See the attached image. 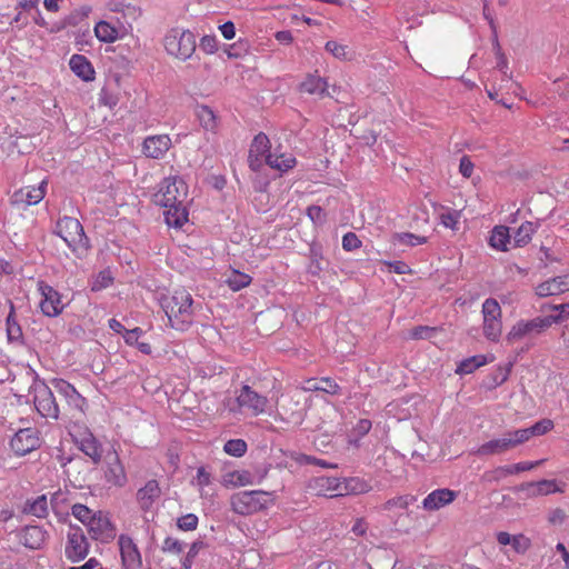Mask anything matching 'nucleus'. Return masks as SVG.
Masks as SVG:
<instances>
[{"mask_svg": "<svg viewBox=\"0 0 569 569\" xmlns=\"http://www.w3.org/2000/svg\"><path fill=\"white\" fill-rule=\"evenodd\" d=\"M187 197L188 187L180 177H167L160 182L153 202L164 208V220L169 227L180 228L188 221Z\"/></svg>", "mask_w": 569, "mask_h": 569, "instance_id": "f257e3e1", "label": "nucleus"}, {"mask_svg": "<svg viewBox=\"0 0 569 569\" xmlns=\"http://www.w3.org/2000/svg\"><path fill=\"white\" fill-rule=\"evenodd\" d=\"M160 305L173 329L184 331L192 325L196 306L191 293L186 289H176L162 297Z\"/></svg>", "mask_w": 569, "mask_h": 569, "instance_id": "f03ea898", "label": "nucleus"}, {"mask_svg": "<svg viewBox=\"0 0 569 569\" xmlns=\"http://www.w3.org/2000/svg\"><path fill=\"white\" fill-rule=\"evenodd\" d=\"M223 407L232 415H248L258 417L269 412V399L253 390L248 385H242L234 390L233 396L223 400Z\"/></svg>", "mask_w": 569, "mask_h": 569, "instance_id": "7ed1b4c3", "label": "nucleus"}, {"mask_svg": "<svg viewBox=\"0 0 569 569\" xmlns=\"http://www.w3.org/2000/svg\"><path fill=\"white\" fill-rule=\"evenodd\" d=\"M273 503V493L264 490L240 491L230 498L232 511L241 516L257 513L268 509Z\"/></svg>", "mask_w": 569, "mask_h": 569, "instance_id": "20e7f679", "label": "nucleus"}, {"mask_svg": "<svg viewBox=\"0 0 569 569\" xmlns=\"http://www.w3.org/2000/svg\"><path fill=\"white\" fill-rule=\"evenodd\" d=\"M56 233L63 239L68 247L82 257L89 249V239L78 219L63 217L57 221Z\"/></svg>", "mask_w": 569, "mask_h": 569, "instance_id": "39448f33", "label": "nucleus"}, {"mask_svg": "<svg viewBox=\"0 0 569 569\" xmlns=\"http://www.w3.org/2000/svg\"><path fill=\"white\" fill-rule=\"evenodd\" d=\"M482 328L485 337L493 342L499 341L502 333L501 308L496 299H486L482 303Z\"/></svg>", "mask_w": 569, "mask_h": 569, "instance_id": "423d86ee", "label": "nucleus"}, {"mask_svg": "<svg viewBox=\"0 0 569 569\" xmlns=\"http://www.w3.org/2000/svg\"><path fill=\"white\" fill-rule=\"evenodd\" d=\"M567 485L556 479H541L538 481H529L519 485L515 491L522 492L526 498L532 499L553 493H563Z\"/></svg>", "mask_w": 569, "mask_h": 569, "instance_id": "0eeeda50", "label": "nucleus"}, {"mask_svg": "<svg viewBox=\"0 0 569 569\" xmlns=\"http://www.w3.org/2000/svg\"><path fill=\"white\" fill-rule=\"evenodd\" d=\"M38 291L41 296L39 307L44 316L54 318L62 313L66 303L58 290L43 281H39Z\"/></svg>", "mask_w": 569, "mask_h": 569, "instance_id": "6e6552de", "label": "nucleus"}, {"mask_svg": "<svg viewBox=\"0 0 569 569\" xmlns=\"http://www.w3.org/2000/svg\"><path fill=\"white\" fill-rule=\"evenodd\" d=\"M89 553V542L79 527H70L67 533L64 555L71 562L83 560Z\"/></svg>", "mask_w": 569, "mask_h": 569, "instance_id": "1a4fd4ad", "label": "nucleus"}, {"mask_svg": "<svg viewBox=\"0 0 569 569\" xmlns=\"http://www.w3.org/2000/svg\"><path fill=\"white\" fill-rule=\"evenodd\" d=\"M90 537L102 543H108L114 539L117 529L111 522L108 513L103 511H97L90 525L87 528Z\"/></svg>", "mask_w": 569, "mask_h": 569, "instance_id": "9d476101", "label": "nucleus"}, {"mask_svg": "<svg viewBox=\"0 0 569 569\" xmlns=\"http://www.w3.org/2000/svg\"><path fill=\"white\" fill-rule=\"evenodd\" d=\"M47 180L43 179L38 186H28L13 192L11 203L14 206H33L39 203L47 192Z\"/></svg>", "mask_w": 569, "mask_h": 569, "instance_id": "9b49d317", "label": "nucleus"}, {"mask_svg": "<svg viewBox=\"0 0 569 569\" xmlns=\"http://www.w3.org/2000/svg\"><path fill=\"white\" fill-rule=\"evenodd\" d=\"M34 407L44 418H58L59 408L51 389L48 386L37 387L34 390Z\"/></svg>", "mask_w": 569, "mask_h": 569, "instance_id": "f8f14e48", "label": "nucleus"}, {"mask_svg": "<svg viewBox=\"0 0 569 569\" xmlns=\"http://www.w3.org/2000/svg\"><path fill=\"white\" fill-rule=\"evenodd\" d=\"M51 386L62 398H64L69 407L82 413L86 411V398H83L71 383L63 379L54 378L51 380Z\"/></svg>", "mask_w": 569, "mask_h": 569, "instance_id": "ddd939ff", "label": "nucleus"}, {"mask_svg": "<svg viewBox=\"0 0 569 569\" xmlns=\"http://www.w3.org/2000/svg\"><path fill=\"white\" fill-rule=\"evenodd\" d=\"M171 146L169 134L148 136L142 142V153L150 159H162Z\"/></svg>", "mask_w": 569, "mask_h": 569, "instance_id": "4468645a", "label": "nucleus"}, {"mask_svg": "<svg viewBox=\"0 0 569 569\" xmlns=\"http://www.w3.org/2000/svg\"><path fill=\"white\" fill-rule=\"evenodd\" d=\"M39 445L40 439L37 431L32 428L20 429L11 439V448L19 456L29 453L38 448Z\"/></svg>", "mask_w": 569, "mask_h": 569, "instance_id": "2eb2a0df", "label": "nucleus"}, {"mask_svg": "<svg viewBox=\"0 0 569 569\" xmlns=\"http://www.w3.org/2000/svg\"><path fill=\"white\" fill-rule=\"evenodd\" d=\"M270 149L269 138L264 133L257 134L250 146L249 150V167L253 171H258L261 169L263 161L266 162V158L268 156Z\"/></svg>", "mask_w": 569, "mask_h": 569, "instance_id": "dca6fc26", "label": "nucleus"}, {"mask_svg": "<svg viewBox=\"0 0 569 569\" xmlns=\"http://www.w3.org/2000/svg\"><path fill=\"white\" fill-rule=\"evenodd\" d=\"M121 560L124 569H139L141 567V555L132 538L121 535L118 540Z\"/></svg>", "mask_w": 569, "mask_h": 569, "instance_id": "f3484780", "label": "nucleus"}, {"mask_svg": "<svg viewBox=\"0 0 569 569\" xmlns=\"http://www.w3.org/2000/svg\"><path fill=\"white\" fill-rule=\"evenodd\" d=\"M166 51L180 60L189 59L196 51L194 38H164Z\"/></svg>", "mask_w": 569, "mask_h": 569, "instance_id": "a211bd4d", "label": "nucleus"}, {"mask_svg": "<svg viewBox=\"0 0 569 569\" xmlns=\"http://www.w3.org/2000/svg\"><path fill=\"white\" fill-rule=\"evenodd\" d=\"M106 480L116 487H123L127 483V475L123 465L116 451L106 456Z\"/></svg>", "mask_w": 569, "mask_h": 569, "instance_id": "6ab92c4d", "label": "nucleus"}, {"mask_svg": "<svg viewBox=\"0 0 569 569\" xmlns=\"http://www.w3.org/2000/svg\"><path fill=\"white\" fill-rule=\"evenodd\" d=\"M267 475V470L259 477V479H254L248 470H232L227 471L221 476V485L226 488H237V487H246L260 483Z\"/></svg>", "mask_w": 569, "mask_h": 569, "instance_id": "aec40b11", "label": "nucleus"}, {"mask_svg": "<svg viewBox=\"0 0 569 569\" xmlns=\"http://www.w3.org/2000/svg\"><path fill=\"white\" fill-rule=\"evenodd\" d=\"M341 479L336 477L319 476L309 481V489L318 496L340 497Z\"/></svg>", "mask_w": 569, "mask_h": 569, "instance_id": "412c9836", "label": "nucleus"}, {"mask_svg": "<svg viewBox=\"0 0 569 569\" xmlns=\"http://www.w3.org/2000/svg\"><path fill=\"white\" fill-rule=\"evenodd\" d=\"M458 492L442 488L431 491L422 501V508L428 511H436L443 508L457 498Z\"/></svg>", "mask_w": 569, "mask_h": 569, "instance_id": "4be33fe9", "label": "nucleus"}, {"mask_svg": "<svg viewBox=\"0 0 569 569\" xmlns=\"http://www.w3.org/2000/svg\"><path fill=\"white\" fill-rule=\"evenodd\" d=\"M76 442L84 455L90 457L94 462L101 458V446L93 435L86 429L82 433L74 436Z\"/></svg>", "mask_w": 569, "mask_h": 569, "instance_id": "5701e85b", "label": "nucleus"}, {"mask_svg": "<svg viewBox=\"0 0 569 569\" xmlns=\"http://www.w3.org/2000/svg\"><path fill=\"white\" fill-rule=\"evenodd\" d=\"M569 290V274L546 280L536 288L540 297L556 296Z\"/></svg>", "mask_w": 569, "mask_h": 569, "instance_id": "b1692460", "label": "nucleus"}, {"mask_svg": "<svg viewBox=\"0 0 569 569\" xmlns=\"http://www.w3.org/2000/svg\"><path fill=\"white\" fill-rule=\"evenodd\" d=\"M545 460L522 461L513 465L501 466L491 472L490 479L501 480L508 476L532 470L540 466Z\"/></svg>", "mask_w": 569, "mask_h": 569, "instance_id": "393cba45", "label": "nucleus"}, {"mask_svg": "<svg viewBox=\"0 0 569 569\" xmlns=\"http://www.w3.org/2000/svg\"><path fill=\"white\" fill-rule=\"evenodd\" d=\"M47 540V531L39 526H28L21 533V542L30 549H40Z\"/></svg>", "mask_w": 569, "mask_h": 569, "instance_id": "a878e982", "label": "nucleus"}, {"mask_svg": "<svg viewBox=\"0 0 569 569\" xmlns=\"http://www.w3.org/2000/svg\"><path fill=\"white\" fill-rule=\"evenodd\" d=\"M497 541L501 546L510 545L517 553H525L531 545L530 539L525 535H510L506 531L497 533Z\"/></svg>", "mask_w": 569, "mask_h": 569, "instance_id": "bb28decb", "label": "nucleus"}, {"mask_svg": "<svg viewBox=\"0 0 569 569\" xmlns=\"http://www.w3.org/2000/svg\"><path fill=\"white\" fill-rule=\"evenodd\" d=\"M347 38H333L326 43V50L337 59L350 60L355 50L347 43Z\"/></svg>", "mask_w": 569, "mask_h": 569, "instance_id": "cd10ccee", "label": "nucleus"}, {"mask_svg": "<svg viewBox=\"0 0 569 569\" xmlns=\"http://www.w3.org/2000/svg\"><path fill=\"white\" fill-rule=\"evenodd\" d=\"M160 496V488L156 480H149L137 492V499L143 510H148Z\"/></svg>", "mask_w": 569, "mask_h": 569, "instance_id": "c85d7f7f", "label": "nucleus"}, {"mask_svg": "<svg viewBox=\"0 0 569 569\" xmlns=\"http://www.w3.org/2000/svg\"><path fill=\"white\" fill-rule=\"evenodd\" d=\"M69 66L72 72L83 81H92L94 79V70L86 57L73 54Z\"/></svg>", "mask_w": 569, "mask_h": 569, "instance_id": "c756f323", "label": "nucleus"}, {"mask_svg": "<svg viewBox=\"0 0 569 569\" xmlns=\"http://www.w3.org/2000/svg\"><path fill=\"white\" fill-rule=\"evenodd\" d=\"M495 360L492 355H477L460 361L456 369L457 375H470L478 368L486 366Z\"/></svg>", "mask_w": 569, "mask_h": 569, "instance_id": "7c9ffc66", "label": "nucleus"}, {"mask_svg": "<svg viewBox=\"0 0 569 569\" xmlns=\"http://www.w3.org/2000/svg\"><path fill=\"white\" fill-rule=\"evenodd\" d=\"M511 241L509 228L506 226H496L489 237V246L498 251H507Z\"/></svg>", "mask_w": 569, "mask_h": 569, "instance_id": "2f4dec72", "label": "nucleus"}, {"mask_svg": "<svg viewBox=\"0 0 569 569\" xmlns=\"http://www.w3.org/2000/svg\"><path fill=\"white\" fill-rule=\"evenodd\" d=\"M266 163L280 172H287L292 169L297 161L296 158L291 153H268L266 158Z\"/></svg>", "mask_w": 569, "mask_h": 569, "instance_id": "473e14b6", "label": "nucleus"}, {"mask_svg": "<svg viewBox=\"0 0 569 569\" xmlns=\"http://www.w3.org/2000/svg\"><path fill=\"white\" fill-rule=\"evenodd\" d=\"M415 500V497L410 495L395 497L392 499H389L382 506V509L385 511L390 512L391 517H400Z\"/></svg>", "mask_w": 569, "mask_h": 569, "instance_id": "72a5a7b5", "label": "nucleus"}, {"mask_svg": "<svg viewBox=\"0 0 569 569\" xmlns=\"http://www.w3.org/2000/svg\"><path fill=\"white\" fill-rule=\"evenodd\" d=\"M511 449L510 439L507 438L506 433L498 439H492L490 441L485 442L478 448V453L480 456H490V455H499Z\"/></svg>", "mask_w": 569, "mask_h": 569, "instance_id": "f704fd0d", "label": "nucleus"}, {"mask_svg": "<svg viewBox=\"0 0 569 569\" xmlns=\"http://www.w3.org/2000/svg\"><path fill=\"white\" fill-rule=\"evenodd\" d=\"M371 489L369 482L360 478L341 479L340 496L361 495Z\"/></svg>", "mask_w": 569, "mask_h": 569, "instance_id": "c9c22d12", "label": "nucleus"}, {"mask_svg": "<svg viewBox=\"0 0 569 569\" xmlns=\"http://www.w3.org/2000/svg\"><path fill=\"white\" fill-rule=\"evenodd\" d=\"M327 82L318 76H308L300 84V90L309 94L322 96L327 91Z\"/></svg>", "mask_w": 569, "mask_h": 569, "instance_id": "e433bc0d", "label": "nucleus"}, {"mask_svg": "<svg viewBox=\"0 0 569 569\" xmlns=\"http://www.w3.org/2000/svg\"><path fill=\"white\" fill-rule=\"evenodd\" d=\"M7 337L10 342H20L22 340V329L14 317V307L10 303V312L6 320Z\"/></svg>", "mask_w": 569, "mask_h": 569, "instance_id": "4c0bfd02", "label": "nucleus"}, {"mask_svg": "<svg viewBox=\"0 0 569 569\" xmlns=\"http://www.w3.org/2000/svg\"><path fill=\"white\" fill-rule=\"evenodd\" d=\"M536 227L532 222H523L513 234L515 247H523L530 242Z\"/></svg>", "mask_w": 569, "mask_h": 569, "instance_id": "58836bf2", "label": "nucleus"}, {"mask_svg": "<svg viewBox=\"0 0 569 569\" xmlns=\"http://www.w3.org/2000/svg\"><path fill=\"white\" fill-rule=\"evenodd\" d=\"M530 336L526 320L517 321L506 335V342L513 345Z\"/></svg>", "mask_w": 569, "mask_h": 569, "instance_id": "ea45409f", "label": "nucleus"}, {"mask_svg": "<svg viewBox=\"0 0 569 569\" xmlns=\"http://www.w3.org/2000/svg\"><path fill=\"white\" fill-rule=\"evenodd\" d=\"M197 117L206 130L213 131L217 128V117L209 107L199 106L197 108Z\"/></svg>", "mask_w": 569, "mask_h": 569, "instance_id": "a19ab883", "label": "nucleus"}, {"mask_svg": "<svg viewBox=\"0 0 569 569\" xmlns=\"http://www.w3.org/2000/svg\"><path fill=\"white\" fill-rule=\"evenodd\" d=\"M227 284L233 291H239L248 287L251 282V277L247 273L232 270L226 279Z\"/></svg>", "mask_w": 569, "mask_h": 569, "instance_id": "79ce46f5", "label": "nucleus"}, {"mask_svg": "<svg viewBox=\"0 0 569 569\" xmlns=\"http://www.w3.org/2000/svg\"><path fill=\"white\" fill-rule=\"evenodd\" d=\"M71 513L83 526H86V528H88V526L91 522V519H93V517L96 516L97 511H93V510L89 509L87 506H84L82 503H76L71 508Z\"/></svg>", "mask_w": 569, "mask_h": 569, "instance_id": "37998d69", "label": "nucleus"}, {"mask_svg": "<svg viewBox=\"0 0 569 569\" xmlns=\"http://www.w3.org/2000/svg\"><path fill=\"white\" fill-rule=\"evenodd\" d=\"M393 241L402 246L416 247L426 243L427 238L410 232H400L393 234Z\"/></svg>", "mask_w": 569, "mask_h": 569, "instance_id": "c03bdc74", "label": "nucleus"}, {"mask_svg": "<svg viewBox=\"0 0 569 569\" xmlns=\"http://www.w3.org/2000/svg\"><path fill=\"white\" fill-rule=\"evenodd\" d=\"M113 277L110 270H102L90 282L92 291L103 290L112 284Z\"/></svg>", "mask_w": 569, "mask_h": 569, "instance_id": "a18cd8bd", "label": "nucleus"}, {"mask_svg": "<svg viewBox=\"0 0 569 569\" xmlns=\"http://www.w3.org/2000/svg\"><path fill=\"white\" fill-rule=\"evenodd\" d=\"M557 318H547L546 317H537L531 320H526V325L528 327V330L531 333H539L549 328L553 325L555 321H557Z\"/></svg>", "mask_w": 569, "mask_h": 569, "instance_id": "49530a36", "label": "nucleus"}, {"mask_svg": "<svg viewBox=\"0 0 569 569\" xmlns=\"http://www.w3.org/2000/svg\"><path fill=\"white\" fill-rule=\"evenodd\" d=\"M27 511L38 518H43L48 513V500L44 495L37 497L29 502Z\"/></svg>", "mask_w": 569, "mask_h": 569, "instance_id": "de8ad7c7", "label": "nucleus"}, {"mask_svg": "<svg viewBox=\"0 0 569 569\" xmlns=\"http://www.w3.org/2000/svg\"><path fill=\"white\" fill-rule=\"evenodd\" d=\"M223 450L229 456L242 457L247 451V443L242 439H231L224 443Z\"/></svg>", "mask_w": 569, "mask_h": 569, "instance_id": "09e8293b", "label": "nucleus"}, {"mask_svg": "<svg viewBox=\"0 0 569 569\" xmlns=\"http://www.w3.org/2000/svg\"><path fill=\"white\" fill-rule=\"evenodd\" d=\"M193 485L198 488L201 497L207 496L206 487L211 485V476L203 467L198 468Z\"/></svg>", "mask_w": 569, "mask_h": 569, "instance_id": "8fccbe9b", "label": "nucleus"}, {"mask_svg": "<svg viewBox=\"0 0 569 569\" xmlns=\"http://www.w3.org/2000/svg\"><path fill=\"white\" fill-rule=\"evenodd\" d=\"M553 428V422L550 419H542L536 422L533 426L527 428L530 439L532 437H538L546 435Z\"/></svg>", "mask_w": 569, "mask_h": 569, "instance_id": "3c124183", "label": "nucleus"}, {"mask_svg": "<svg viewBox=\"0 0 569 569\" xmlns=\"http://www.w3.org/2000/svg\"><path fill=\"white\" fill-rule=\"evenodd\" d=\"M506 436H507V438L510 439L511 448L520 446L530 440L527 428L508 431V432H506Z\"/></svg>", "mask_w": 569, "mask_h": 569, "instance_id": "603ef678", "label": "nucleus"}, {"mask_svg": "<svg viewBox=\"0 0 569 569\" xmlns=\"http://www.w3.org/2000/svg\"><path fill=\"white\" fill-rule=\"evenodd\" d=\"M92 8L88 4L81 6L80 8L72 11L67 18L66 21L69 24H77L81 20L88 18V16L91 13Z\"/></svg>", "mask_w": 569, "mask_h": 569, "instance_id": "864d4df0", "label": "nucleus"}, {"mask_svg": "<svg viewBox=\"0 0 569 569\" xmlns=\"http://www.w3.org/2000/svg\"><path fill=\"white\" fill-rule=\"evenodd\" d=\"M459 217L458 211L448 209L440 213V222L446 228L456 229Z\"/></svg>", "mask_w": 569, "mask_h": 569, "instance_id": "5fc2aeb1", "label": "nucleus"}, {"mask_svg": "<svg viewBox=\"0 0 569 569\" xmlns=\"http://www.w3.org/2000/svg\"><path fill=\"white\" fill-rule=\"evenodd\" d=\"M177 526L183 531H192L198 526V517L193 513L184 515L178 519Z\"/></svg>", "mask_w": 569, "mask_h": 569, "instance_id": "6e6d98bb", "label": "nucleus"}, {"mask_svg": "<svg viewBox=\"0 0 569 569\" xmlns=\"http://www.w3.org/2000/svg\"><path fill=\"white\" fill-rule=\"evenodd\" d=\"M94 36H117L118 29L110 22L101 20L94 26Z\"/></svg>", "mask_w": 569, "mask_h": 569, "instance_id": "4d7b16f0", "label": "nucleus"}, {"mask_svg": "<svg viewBox=\"0 0 569 569\" xmlns=\"http://www.w3.org/2000/svg\"><path fill=\"white\" fill-rule=\"evenodd\" d=\"M162 551L179 555L183 551V543L176 538L167 537L162 545Z\"/></svg>", "mask_w": 569, "mask_h": 569, "instance_id": "13d9d810", "label": "nucleus"}, {"mask_svg": "<svg viewBox=\"0 0 569 569\" xmlns=\"http://www.w3.org/2000/svg\"><path fill=\"white\" fill-rule=\"evenodd\" d=\"M246 51V46L242 41H239L237 43H232L230 46H222V56H227L228 58H237L242 54V52Z\"/></svg>", "mask_w": 569, "mask_h": 569, "instance_id": "bf43d9fd", "label": "nucleus"}, {"mask_svg": "<svg viewBox=\"0 0 569 569\" xmlns=\"http://www.w3.org/2000/svg\"><path fill=\"white\" fill-rule=\"evenodd\" d=\"M200 49L207 53L219 52L222 56V47L218 46L217 38H201Z\"/></svg>", "mask_w": 569, "mask_h": 569, "instance_id": "052dcab7", "label": "nucleus"}, {"mask_svg": "<svg viewBox=\"0 0 569 569\" xmlns=\"http://www.w3.org/2000/svg\"><path fill=\"white\" fill-rule=\"evenodd\" d=\"M361 241L358 236L353 232H348L342 238V248L346 251H352L360 248Z\"/></svg>", "mask_w": 569, "mask_h": 569, "instance_id": "680f3d73", "label": "nucleus"}, {"mask_svg": "<svg viewBox=\"0 0 569 569\" xmlns=\"http://www.w3.org/2000/svg\"><path fill=\"white\" fill-rule=\"evenodd\" d=\"M553 311H556L555 315H549L547 318H557L559 320L555 321L553 323H560L569 318V303H562V305H555L551 307Z\"/></svg>", "mask_w": 569, "mask_h": 569, "instance_id": "e2e57ef3", "label": "nucleus"}, {"mask_svg": "<svg viewBox=\"0 0 569 569\" xmlns=\"http://www.w3.org/2000/svg\"><path fill=\"white\" fill-rule=\"evenodd\" d=\"M307 216L316 224H322L325 222V212L319 206H310L307 209Z\"/></svg>", "mask_w": 569, "mask_h": 569, "instance_id": "0e129e2a", "label": "nucleus"}, {"mask_svg": "<svg viewBox=\"0 0 569 569\" xmlns=\"http://www.w3.org/2000/svg\"><path fill=\"white\" fill-rule=\"evenodd\" d=\"M510 366L508 367H498L492 375L493 386L502 385L509 377Z\"/></svg>", "mask_w": 569, "mask_h": 569, "instance_id": "69168bd1", "label": "nucleus"}, {"mask_svg": "<svg viewBox=\"0 0 569 569\" xmlns=\"http://www.w3.org/2000/svg\"><path fill=\"white\" fill-rule=\"evenodd\" d=\"M142 335V330L140 328H134L131 330H126L123 335V339L126 343L130 346H137L139 343V338Z\"/></svg>", "mask_w": 569, "mask_h": 569, "instance_id": "338daca9", "label": "nucleus"}, {"mask_svg": "<svg viewBox=\"0 0 569 569\" xmlns=\"http://www.w3.org/2000/svg\"><path fill=\"white\" fill-rule=\"evenodd\" d=\"M566 520V512L561 508H555L548 513V521L551 525H561Z\"/></svg>", "mask_w": 569, "mask_h": 569, "instance_id": "774afa93", "label": "nucleus"}]
</instances>
